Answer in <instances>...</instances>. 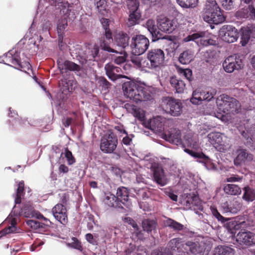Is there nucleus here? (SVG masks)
Returning <instances> with one entry per match:
<instances>
[{
    "mask_svg": "<svg viewBox=\"0 0 255 255\" xmlns=\"http://www.w3.org/2000/svg\"><path fill=\"white\" fill-rule=\"evenodd\" d=\"M129 38L127 33L120 32L116 36L115 40L118 46L125 48L128 46Z\"/></svg>",
    "mask_w": 255,
    "mask_h": 255,
    "instance_id": "473e14b6",
    "label": "nucleus"
},
{
    "mask_svg": "<svg viewBox=\"0 0 255 255\" xmlns=\"http://www.w3.org/2000/svg\"><path fill=\"white\" fill-rule=\"evenodd\" d=\"M67 26V21L65 18L62 19L57 24V32L58 34L59 46L62 47L64 30Z\"/></svg>",
    "mask_w": 255,
    "mask_h": 255,
    "instance_id": "ea45409f",
    "label": "nucleus"
},
{
    "mask_svg": "<svg viewBox=\"0 0 255 255\" xmlns=\"http://www.w3.org/2000/svg\"><path fill=\"white\" fill-rule=\"evenodd\" d=\"M105 69L106 70L107 76L112 81H115L120 78H127V76L119 74L121 71V69L118 67L115 66L111 63H108L105 65Z\"/></svg>",
    "mask_w": 255,
    "mask_h": 255,
    "instance_id": "5701e85b",
    "label": "nucleus"
},
{
    "mask_svg": "<svg viewBox=\"0 0 255 255\" xmlns=\"http://www.w3.org/2000/svg\"><path fill=\"white\" fill-rule=\"evenodd\" d=\"M224 190L226 194L232 195H239L241 193V189L238 185L228 184L225 186Z\"/></svg>",
    "mask_w": 255,
    "mask_h": 255,
    "instance_id": "a19ab883",
    "label": "nucleus"
},
{
    "mask_svg": "<svg viewBox=\"0 0 255 255\" xmlns=\"http://www.w3.org/2000/svg\"><path fill=\"white\" fill-rule=\"evenodd\" d=\"M194 57V52L192 50H186L180 54L179 61L182 64H187L193 61Z\"/></svg>",
    "mask_w": 255,
    "mask_h": 255,
    "instance_id": "2f4dec72",
    "label": "nucleus"
},
{
    "mask_svg": "<svg viewBox=\"0 0 255 255\" xmlns=\"http://www.w3.org/2000/svg\"><path fill=\"white\" fill-rule=\"evenodd\" d=\"M245 129L241 131L242 135L247 139L249 138L251 140V136L254 131H255V126H253L251 129L248 128V126H246Z\"/></svg>",
    "mask_w": 255,
    "mask_h": 255,
    "instance_id": "864d4df0",
    "label": "nucleus"
},
{
    "mask_svg": "<svg viewBox=\"0 0 255 255\" xmlns=\"http://www.w3.org/2000/svg\"><path fill=\"white\" fill-rule=\"evenodd\" d=\"M64 158H66L69 165L73 164L75 161L72 152L68 150L67 148H65L64 151L60 153V157L59 158L58 162L59 163H64Z\"/></svg>",
    "mask_w": 255,
    "mask_h": 255,
    "instance_id": "58836bf2",
    "label": "nucleus"
},
{
    "mask_svg": "<svg viewBox=\"0 0 255 255\" xmlns=\"http://www.w3.org/2000/svg\"><path fill=\"white\" fill-rule=\"evenodd\" d=\"M165 224L166 226L173 229L174 231H181L183 229V225L170 218L167 219Z\"/></svg>",
    "mask_w": 255,
    "mask_h": 255,
    "instance_id": "a18cd8bd",
    "label": "nucleus"
},
{
    "mask_svg": "<svg viewBox=\"0 0 255 255\" xmlns=\"http://www.w3.org/2000/svg\"><path fill=\"white\" fill-rule=\"evenodd\" d=\"M99 51V49L98 45L96 44L92 45L90 47V51H89L90 54L87 57V58L89 59L90 60H96V58L98 56Z\"/></svg>",
    "mask_w": 255,
    "mask_h": 255,
    "instance_id": "3c124183",
    "label": "nucleus"
},
{
    "mask_svg": "<svg viewBox=\"0 0 255 255\" xmlns=\"http://www.w3.org/2000/svg\"><path fill=\"white\" fill-rule=\"evenodd\" d=\"M153 177L155 181L161 186L165 185L167 183L164 171L161 167H157L154 169Z\"/></svg>",
    "mask_w": 255,
    "mask_h": 255,
    "instance_id": "7c9ffc66",
    "label": "nucleus"
},
{
    "mask_svg": "<svg viewBox=\"0 0 255 255\" xmlns=\"http://www.w3.org/2000/svg\"><path fill=\"white\" fill-rule=\"evenodd\" d=\"M128 191L126 187H119L117 190V196L116 197L117 200L120 204L122 203L128 208H129L131 205V202L128 199Z\"/></svg>",
    "mask_w": 255,
    "mask_h": 255,
    "instance_id": "bb28decb",
    "label": "nucleus"
},
{
    "mask_svg": "<svg viewBox=\"0 0 255 255\" xmlns=\"http://www.w3.org/2000/svg\"><path fill=\"white\" fill-rule=\"evenodd\" d=\"M170 83L171 86L176 90L178 93H182L185 88V84L182 81L177 79L175 77L170 78Z\"/></svg>",
    "mask_w": 255,
    "mask_h": 255,
    "instance_id": "72a5a7b5",
    "label": "nucleus"
},
{
    "mask_svg": "<svg viewBox=\"0 0 255 255\" xmlns=\"http://www.w3.org/2000/svg\"><path fill=\"white\" fill-rule=\"evenodd\" d=\"M142 226L144 231L149 232L155 229L156 223L153 220L145 219L142 221Z\"/></svg>",
    "mask_w": 255,
    "mask_h": 255,
    "instance_id": "09e8293b",
    "label": "nucleus"
},
{
    "mask_svg": "<svg viewBox=\"0 0 255 255\" xmlns=\"http://www.w3.org/2000/svg\"><path fill=\"white\" fill-rule=\"evenodd\" d=\"M161 137L170 143L182 146L183 141L181 139L180 132L178 130L171 129L168 135L165 133L162 134Z\"/></svg>",
    "mask_w": 255,
    "mask_h": 255,
    "instance_id": "393cba45",
    "label": "nucleus"
},
{
    "mask_svg": "<svg viewBox=\"0 0 255 255\" xmlns=\"http://www.w3.org/2000/svg\"><path fill=\"white\" fill-rule=\"evenodd\" d=\"M181 73L188 80L190 79L192 75V71L189 69H185L182 70Z\"/></svg>",
    "mask_w": 255,
    "mask_h": 255,
    "instance_id": "69168bd1",
    "label": "nucleus"
},
{
    "mask_svg": "<svg viewBox=\"0 0 255 255\" xmlns=\"http://www.w3.org/2000/svg\"><path fill=\"white\" fill-rule=\"evenodd\" d=\"M250 6L249 5L247 7H244L239 10L237 12V17L241 18H250Z\"/></svg>",
    "mask_w": 255,
    "mask_h": 255,
    "instance_id": "603ef678",
    "label": "nucleus"
},
{
    "mask_svg": "<svg viewBox=\"0 0 255 255\" xmlns=\"http://www.w3.org/2000/svg\"><path fill=\"white\" fill-rule=\"evenodd\" d=\"M124 107L128 113L138 120L142 121L144 120L145 112L142 109L129 103L126 104Z\"/></svg>",
    "mask_w": 255,
    "mask_h": 255,
    "instance_id": "cd10ccee",
    "label": "nucleus"
},
{
    "mask_svg": "<svg viewBox=\"0 0 255 255\" xmlns=\"http://www.w3.org/2000/svg\"><path fill=\"white\" fill-rule=\"evenodd\" d=\"M123 88L124 95L136 103L150 100L152 98L150 89L143 83L130 81L125 83Z\"/></svg>",
    "mask_w": 255,
    "mask_h": 255,
    "instance_id": "f03ea898",
    "label": "nucleus"
},
{
    "mask_svg": "<svg viewBox=\"0 0 255 255\" xmlns=\"http://www.w3.org/2000/svg\"><path fill=\"white\" fill-rule=\"evenodd\" d=\"M244 191L243 196L244 200L248 202H252L255 199V192L253 189L249 187H245Z\"/></svg>",
    "mask_w": 255,
    "mask_h": 255,
    "instance_id": "37998d69",
    "label": "nucleus"
},
{
    "mask_svg": "<svg viewBox=\"0 0 255 255\" xmlns=\"http://www.w3.org/2000/svg\"><path fill=\"white\" fill-rule=\"evenodd\" d=\"M223 135L218 132H211L208 135L209 141L211 144L216 145H222L223 143Z\"/></svg>",
    "mask_w": 255,
    "mask_h": 255,
    "instance_id": "4c0bfd02",
    "label": "nucleus"
},
{
    "mask_svg": "<svg viewBox=\"0 0 255 255\" xmlns=\"http://www.w3.org/2000/svg\"><path fill=\"white\" fill-rule=\"evenodd\" d=\"M24 184L23 181H21L18 184V187L16 189L14 202L16 204H19L21 203V198L23 196Z\"/></svg>",
    "mask_w": 255,
    "mask_h": 255,
    "instance_id": "49530a36",
    "label": "nucleus"
},
{
    "mask_svg": "<svg viewBox=\"0 0 255 255\" xmlns=\"http://www.w3.org/2000/svg\"><path fill=\"white\" fill-rule=\"evenodd\" d=\"M162 108L172 116H178L182 113V105L179 100L164 97L161 104Z\"/></svg>",
    "mask_w": 255,
    "mask_h": 255,
    "instance_id": "9d476101",
    "label": "nucleus"
},
{
    "mask_svg": "<svg viewBox=\"0 0 255 255\" xmlns=\"http://www.w3.org/2000/svg\"><path fill=\"white\" fill-rule=\"evenodd\" d=\"M57 64L58 68L62 73L64 72V70H70L77 73L79 72L81 69L79 65L70 61H65L64 62L58 61Z\"/></svg>",
    "mask_w": 255,
    "mask_h": 255,
    "instance_id": "c85d7f7f",
    "label": "nucleus"
},
{
    "mask_svg": "<svg viewBox=\"0 0 255 255\" xmlns=\"http://www.w3.org/2000/svg\"><path fill=\"white\" fill-rule=\"evenodd\" d=\"M243 61L240 56H230L226 58L223 63L224 70L227 73H232L235 70L243 68Z\"/></svg>",
    "mask_w": 255,
    "mask_h": 255,
    "instance_id": "f8f14e48",
    "label": "nucleus"
},
{
    "mask_svg": "<svg viewBox=\"0 0 255 255\" xmlns=\"http://www.w3.org/2000/svg\"><path fill=\"white\" fill-rule=\"evenodd\" d=\"M204 20L215 24L223 23L225 17L215 0H207L202 14Z\"/></svg>",
    "mask_w": 255,
    "mask_h": 255,
    "instance_id": "20e7f679",
    "label": "nucleus"
},
{
    "mask_svg": "<svg viewBox=\"0 0 255 255\" xmlns=\"http://www.w3.org/2000/svg\"><path fill=\"white\" fill-rule=\"evenodd\" d=\"M126 54L125 53H120V55L116 57L114 59V62L117 64H121L124 63L126 60Z\"/></svg>",
    "mask_w": 255,
    "mask_h": 255,
    "instance_id": "680f3d73",
    "label": "nucleus"
},
{
    "mask_svg": "<svg viewBox=\"0 0 255 255\" xmlns=\"http://www.w3.org/2000/svg\"><path fill=\"white\" fill-rule=\"evenodd\" d=\"M240 202L235 199L232 201H226L221 205V209L224 213L237 214L241 209Z\"/></svg>",
    "mask_w": 255,
    "mask_h": 255,
    "instance_id": "6ab92c4d",
    "label": "nucleus"
},
{
    "mask_svg": "<svg viewBox=\"0 0 255 255\" xmlns=\"http://www.w3.org/2000/svg\"><path fill=\"white\" fill-rule=\"evenodd\" d=\"M97 7L98 10L102 12L103 10L106 9V3L104 0H99L96 2Z\"/></svg>",
    "mask_w": 255,
    "mask_h": 255,
    "instance_id": "0e129e2a",
    "label": "nucleus"
},
{
    "mask_svg": "<svg viewBox=\"0 0 255 255\" xmlns=\"http://www.w3.org/2000/svg\"><path fill=\"white\" fill-rule=\"evenodd\" d=\"M118 139L115 134L109 131L101 137L100 149L106 153H113L117 148Z\"/></svg>",
    "mask_w": 255,
    "mask_h": 255,
    "instance_id": "1a4fd4ad",
    "label": "nucleus"
},
{
    "mask_svg": "<svg viewBox=\"0 0 255 255\" xmlns=\"http://www.w3.org/2000/svg\"><path fill=\"white\" fill-rule=\"evenodd\" d=\"M145 26L151 34L153 41L159 39L161 37V35L158 30V26L153 19H148L145 23Z\"/></svg>",
    "mask_w": 255,
    "mask_h": 255,
    "instance_id": "c756f323",
    "label": "nucleus"
},
{
    "mask_svg": "<svg viewBox=\"0 0 255 255\" xmlns=\"http://www.w3.org/2000/svg\"><path fill=\"white\" fill-rule=\"evenodd\" d=\"M126 135L125 137H123V142L125 145H128L131 141L132 137L131 135H128V133L127 134H124Z\"/></svg>",
    "mask_w": 255,
    "mask_h": 255,
    "instance_id": "338daca9",
    "label": "nucleus"
},
{
    "mask_svg": "<svg viewBox=\"0 0 255 255\" xmlns=\"http://www.w3.org/2000/svg\"><path fill=\"white\" fill-rule=\"evenodd\" d=\"M216 94V91L211 88H198L193 91L190 102L195 105H198L202 101H210Z\"/></svg>",
    "mask_w": 255,
    "mask_h": 255,
    "instance_id": "6e6552de",
    "label": "nucleus"
},
{
    "mask_svg": "<svg viewBox=\"0 0 255 255\" xmlns=\"http://www.w3.org/2000/svg\"><path fill=\"white\" fill-rule=\"evenodd\" d=\"M100 47L103 50L108 51L109 52H113L116 53H118L117 51L111 48V47L109 45L108 43L105 40H101Z\"/></svg>",
    "mask_w": 255,
    "mask_h": 255,
    "instance_id": "bf43d9fd",
    "label": "nucleus"
},
{
    "mask_svg": "<svg viewBox=\"0 0 255 255\" xmlns=\"http://www.w3.org/2000/svg\"><path fill=\"white\" fill-rule=\"evenodd\" d=\"M236 154V157L234 159V164L236 166L249 164L253 160V155L247 152L245 149H238Z\"/></svg>",
    "mask_w": 255,
    "mask_h": 255,
    "instance_id": "a211bd4d",
    "label": "nucleus"
},
{
    "mask_svg": "<svg viewBox=\"0 0 255 255\" xmlns=\"http://www.w3.org/2000/svg\"><path fill=\"white\" fill-rule=\"evenodd\" d=\"M164 118L160 116L154 117L145 123V127L156 133H161L164 130Z\"/></svg>",
    "mask_w": 255,
    "mask_h": 255,
    "instance_id": "f3484780",
    "label": "nucleus"
},
{
    "mask_svg": "<svg viewBox=\"0 0 255 255\" xmlns=\"http://www.w3.org/2000/svg\"><path fill=\"white\" fill-rule=\"evenodd\" d=\"M228 231L232 235H234L236 231L240 228V225L235 220L229 221L225 225Z\"/></svg>",
    "mask_w": 255,
    "mask_h": 255,
    "instance_id": "c03bdc74",
    "label": "nucleus"
},
{
    "mask_svg": "<svg viewBox=\"0 0 255 255\" xmlns=\"http://www.w3.org/2000/svg\"><path fill=\"white\" fill-rule=\"evenodd\" d=\"M184 202V205L187 208L195 211L196 214H198V211H202L203 210L202 203L197 196H187L185 199Z\"/></svg>",
    "mask_w": 255,
    "mask_h": 255,
    "instance_id": "4be33fe9",
    "label": "nucleus"
},
{
    "mask_svg": "<svg viewBox=\"0 0 255 255\" xmlns=\"http://www.w3.org/2000/svg\"><path fill=\"white\" fill-rule=\"evenodd\" d=\"M239 35L237 29L231 25H225L219 31V36L221 39L229 43L236 41Z\"/></svg>",
    "mask_w": 255,
    "mask_h": 255,
    "instance_id": "9b49d317",
    "label": "nucleus"
},
{
    "mask_svg": "<svg viewBox=\"0 0 255 255\" xmlns=\"http://www.w3.org/2000/svg\"><path fill=\"white\" fill-rule=\"evenodd\" d=\"M165 54L161 49H153L148 51L146 58L134 56L131 61L134 66L141 71L156 70L164 65Z\"/></svg>",
    "mask_w": 255,
    "mask_h": 255,
    "instance_id": "f257e3e1",
    "label": "nucleus"
},
{
    "mask_svg": "<svg viewBox=\"0 0 255 255\" xmlns=\"http://www.w3.org/2000/svg\"><path fill=\"white\" fill-rule=\"evenodd\" d=\"M52 214L54 218L63 225H65L68 222L67 210L65 207L61 204H56L52 209Z\"/></svg>",
    "mask_w": 255,
    "mask_h": 255,
    "instance_id": "412c9836",
    "label": "nucleus"
},
{
    "mask_svg": "<svg viewBox=\"0 0 255 255\" xmlns=\"http://www.w3.org/2000/svg\"><path fill=\"white\" fill-rule=\"evenodd\" d=\"M19 232V229L16 227V221L14 219L11 221V225H10L7 228H5L3 230L0 232V237L3 236L10 234L15 233Z\"/></svg>",
    "mask_w": 255,
    "mask_h": 255,
    "instance_id": "79ce46f5",
    "label": "nucleus"
},
{
    "mask_svg": "<svg viewBox=\"0 0 255 255\" xmlns=\"http://www.w3.org/2000/svg\"><path fill=\"white\" fill-rule=\"evenodd\" d=\"M110 21L109 19L102 18L101 19V22L102 24V26L105 29V36L106 38L108 40H110L111 39L112 40V33L109 29V22Z\"/></svg>",
    "mask_w": 255,
    "mask_h": 255,
    "instance_id": "de8ad7c7",
    "label": "nucleus"
},
{
    "mask_svg": "<svg viewBox=\"0 0 255 255\" xmlns=\"http://www.w3.org/2000/svg\"><path fill=\"white\" fill-rule=\"evenodd\" d=\"M67 245L69 247L78 250L80 251H82V250L81 243L76 238H72L71 239V242L67 243Z\"/></svg>",
    "mask_w": 255,
    "mask_h": 255,
    "instance_id": "6e6d98bb",
    "label": "nucleus"
},
{
    "mask_svg": "<svg viewBox=\"0 0 255 255\" xmlns=\"http://www.w3.org/2000/svg\"><path fill=\"white\" fill-rule=\"evenodd\" d=\"M8 55H11V63L16 67H15L17 69H19L22 71H26V70H29L31 66L29 63L27 61H24L21 62L20 61L19 55L18 53L15 52L13 54V51H10L8 53Z\"/></svg>",
    "mask_w": 255,
    "mask_h": 255,
    "instance_id": "b1692460",
    "label": "nucleus"
},
{
    "mask_svg": "<svg viewBox=\"0 0 255 255\" xmlns=\"http://www.w3.org/2000/svg\"><path fill=\"white\" fill-rule=\"evenodd\" d=\"M180 241V239L175 238L169 243V247L172 250L175 251L177 249L179 253V255H197L203 252V249L197 242L188 241L185 244H183L182 248H181Z\"/></svg>",
    "mask_w": 255,
    "mask_h": 255,
    "instance_id": "39448f33",
    "label": "nucleus"
},
{
    "mask_svg": "<svg viewBox=\"0 0 255 255\" xmlns=\"http://www.w3.org/2000/svg\"><path fill=\"white\" fill-rule=\"evenodd\" d=\"M114 129L117 131V133L123 135L124 134H127V131L123 125L118 124L114 127Z\"/></svg>",
    "mask_w": 255,
    "mask_h": 255,
    "instance_id": "e2e57ef3",
    "label": "nucleus"
},
{
    "mask_svg": "<svg viewBox=\"0 0 255 255\" xmlns=\"http://www.w3.org/2000/svg\"><path fill=\"white\" fill-rule=\"evenodd\" d=\"M251 32L249 30H243L241 36V43L243 46H245L249 42L251 37Z\"/></svg>",
    "mask_w": 255,
    "mask_h": 255,
    "instance_id": "5fc2aeb1",
    "label": "nucleus"
},
{
    "mask_svg": "<svg viewBox=\"0 0 255 255\" xmlns=\"http://www.w3.org/2000/svg\"><path fill=\"white\" fill-rule=\"evenodd\" d=\"M19 216H23L26 218H33L36 217L38 219H43L45 222V224L47 226H49L51 224L50 220L44 217L38 211H35L33 207L30 205L26 204L24 206L22 209L20 211L16 210V207L15 206L12 209L11 213L9 215L7 218L6 222L9 223L11 225V221L14 219L17 223V218Z\"/></svg>",
    "mask_w": 255,
    "mask_h": 255,
    "instance_id": "423d86ee",
    "label": "nucleus"
},
{
    "mask_svg": "<svg viewBox=\"0 0 255 255\" xmlns=\"http://www.w3.org/2000/svg\"><path fill=\"white\" fill-rule=\"evenodd\" d=\"M182 147L185 148L184 149H188L186 148V147L195 150L200 149V143L199 141L197 134L191 132L187 133L184 137ZM184 150L185 151V150Z\"/></svg>",
    "mask_w": 255,
    "mask_h": 255,
    "instance_id": "dca6fc26",
    "label": "nucleus"
},
{
    "mask_svg": "<svg viewBox=\"0 0 255 255\" xmlns=\"http://www.w3.org/2000/svg\"><path fill=\"white\" fill-rule=\"evenodd\" d=\"M159 29L167 33H172L176 27V21L169 19L164 16H160L157 18Z\"/></svg>",
    "mask_w": 255,
    "mask_h": 255,
    "instance_id": "aec40b11",
    "label": "nucleus"
},
{
    "mask_svg": "<svg viewBox=\"0 0 255 255\" xmlns=\"http://www.w3.org/2000/svg\"><path fill=\"white\" fill-rule=\"evenodd\" d=\"M125 220L126 222L131 225L133 228L134 232L132 235L133 239L134 240H142L143 238V234L141 231H139L135 222L130 218H125Z\"/></svg>",
    "mask_w": 255,
    "mask_h": 255,
    "instance_id": "f704fd0d",
    "label": "nucleus"
},
{
    "mask_svg": "<svg viewBox=\"0 0 255 255\" xmlns=\"http://www.w3.org/2000/svg\"><path fill=\"white\" fill-rule=\"evenodd\" d=\"M149 41L145 36L141 34L134 35L132 36L130 47L131 53L134 55L143 54L148 49Z\"/></svg>",
    "mask_w": 255,
    "mask_h": 255,
    "instance_id": "0eeeda50",
    "label": "nucleus"
},
{
    "mask_svg": "<svg viewBox=\"0 0 255 255\" xmlns=\"http://www.w3.org/2000/svg\"><path fill=\"white\" fill-rule=\"evenodd\" d=\"M216 104L218 113L216 117L223 122L228 120V114L238 113L240 111L239 102L235 98L225 94L220 95L217 99Z\"/></svg>",
    "mask_w": 255,
    "mask_h": 255,
    "instance_id": "7ed1b4c3",
    "label": "nucleus"
},
{
    "mask_svg": "<svg viewBox=\"0 0 255 255\" xmlns=\"http://www.w3.org/2000/svg\"><path fill=\"white\" fill-rule=\"evenodd\" d=\"M104 202L109 207H120L121 206L116 196L110 193L105 195Z\"/></svg>",
    "mask_w": 255,
    "mask_h": 255,
    "instance_id": "e433bc0d",
    "label": "nucleus"
},
{
    "mask_svg": "<svg viewBox=\"0 0 255 255\" xmlns=\"http://www.w3.org/2000/svg\"><path fill=\"white\" fill-rule=\"evenodd\" d=\"M237 243L241 246L250 247L255 245V234L245 230L240 231L236 236Z\"/></svg>",
    "mask_w": 255,
    "mask_h": 255,
    "instance_id": "ddd939ff",
    "label": "nucleus"
},
{
    "mask_svg": "<svg viewBox=\"0 0 255 255\" xmlns=\"http://www.w3.org/2000/svg\"><path fill=\"white\" fill-rule=\"evenodd\" d=\"M223 7L226 10H231L234 8V0H221Z\"/></svg>",
    "mask_w": 255,
    "mask_h": 255,
    "instance_id": "4d7b16f0",
    "label": "nucleus"
},
{
    "mask_svg": "<svg viewBox=\"0 0 255 255\" xmlns=\"http://www.w3.org/2000/svg\"><path fill=\"white\" fill-rule=\"evenodd\" d=\"M204 35V32L194 33L184 38L183 41L189 42L194 41L199 46L213 45L216 44L215 41L210 38H207Z\"/></svg>",
    "mask_w": 255,
    "mask_h": 255,
    "instance_id": "2eb2a0df",
    "label": "nucleus"
},
{
    "mask_svg": "<svg viewBox=\"0 0 255 255\" xmlns=\"http://www.w3.org/2000/svg\"><path fill=\"white\" fill-rule=\"evenodd\" d=\"M185 152L197 159V161L202 163L208 170H215L216 169L215 164L212 160L203 152H197L190 149H185Z\"/></svg>",
    "mask_w": 255,
    "mask_h": 255,
    "instance_id": "4468645a",
    "label": "nucleus"
},
{
    "mask_svg": "<svg viewBox=\"0 0 255 255\" xmlns=\"http://www.w3.org/2000/svg\"><path fill=\"white\" fill-rule=\"evenodd\" d=\"M250 19H255V8L252 5L250 6Z\"/></svg>",
    "mask_w": 255,
    "mask_h": 255,
    "instance_id": "774afa93",
    "label": "nucleus"
},
{
    "mask_svg": "<svg viewBox=\"0 0 255 255\" xmlns=\"http://www.w3.org/2000/svg\"><path fill=\"white\" fill-rule=\"evenodd\" d=\"M60 6L61 7L60 10L64 14H66L71 10L70 7L71 6L67 1L62 2Z\"/></svg>",
    "mask_w": 255,
    "mask_h": 255,
    "instance_id": "052dcab7",
    "label": "nucleus"
},
{
    "mask_svg": "<svg viewBox=\"0 0 255 255\" xmlns=\"http://www.w3.org/2000/svg\"><path fill=\"white\" fill-rule=\"evenodd\" d=\"M234 250L230 247L219 246L214 251L213 255H234Z\"/></svg>",
    "mask_w": 255,
    "mask_h": 255,
    "instance_id": "c9c22d12",
    "label": "nucleus"
},
{
    "mask_svg": "<svg viewBox=\"0 0 255 255\" xmlns=\"http://www.w3.org/2000/svg\"><path fill=\"white\" fill-rule=\"evenodd\" d=\"M211 211L213 215L217 219L218 221H221L222 223L225 222L227 220L223 217L220 213L218 212L217 209L214 207H211Z\"/></svg>",
    "mask_w": 255,
    "mask_h": 255,
    "instance_id": "13d9d810",
    "label": "nucleus"
},
{
    "mask_svg": "<svg viewBox=\"0 0 255 255\" xmlns=\"http://www.w3.org/2000/svg\"><path fill=\"white\" fill-rule=\"evenodd\" d=\"M139 5L130 6L128 7L130 14L128 18V25L133 26L138 23L140 17L141 13L138 9Z\"/></svg>",
    "mask_w": 255,
    "mask_h": 255,
    "instance_id": "a878e982",
    "label": "nucleus"
},
{
    "mask_svg": "<svg viewBox=\"0 0 255 255\" xmlns=\"http://www.w3.org/2000/svg\"><path fill=\"white\" fill-rule=\"evenodd\" d=\"M178 4L182 7H195L198 3V0H176Z\"/></svg>",
    "mask_w": 255,
    "mask_h": 255,
    "instance_id": "8fccbe9b",
    "label": "nucleus"
}]
</instances>
